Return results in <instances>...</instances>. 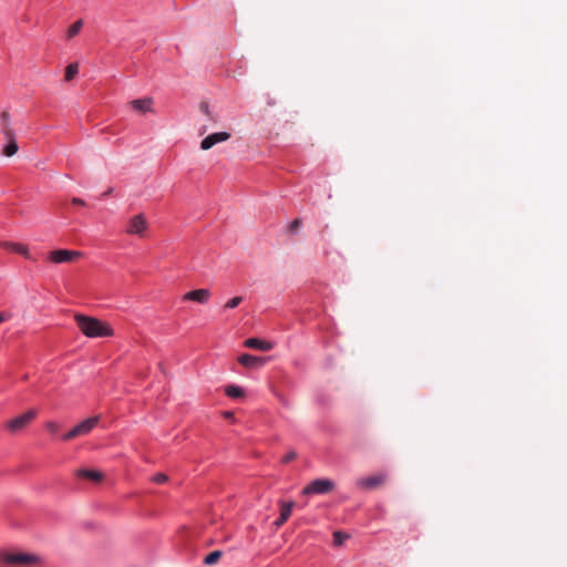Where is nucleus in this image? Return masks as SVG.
<instances>
[{"label": "nucleus", "instance_id": "nucleus-1", "mask_svg": "<svg viewBox=\"0 0 567 567\" xmlns=\"http://www.w3.org/2000/svg\"><path fill=\"white\" fill-rule=\"evenodd\" d=\"M74 320L80 331L87 338H103L114 334L112 327L97 318L76 313Z\"/></svg>", "mask_w": 567, "mask_h": 567}, {"label": "nucleus", "instance_id": "nucleus-2", "mask_svg": "<svg viewBox=\"0 0 567 567\" xmlns=\"http://www.w3.org/2000/svg\"><path fill=\"white\" fill-rule=\"evenodd\" d=\"M0 130L7 141V145L2 150V155L11 157L17 154L19 146L16 141V132L11 124V117L8 111L0 113Z\"/></svg>", "mask_w": 567, "mask_h": 567}, {"label": "nucleus", "instance_id": "nucleus-3", "mask_svg": "<svg viewBox=\"0 0 567 567\" xmlns=\"http://www.w3.org/2000/svg\"><path fill=\"white\" fill-rule=\"evenodd\" d=\"M1 560L10 566L31 567L42 563V557L27 551H6L1 555Z\"/></svg>", "mask_w": 567, "mask_h": 567}, {"label": "nucleus", "instance_id": "nucleus-4", "mask_svg": "<svg viewBox=\"0 0 567 567\" xmlns=\"http://www.w3.org/2000/svg\"><path fill=\"white\" fill-rule=\"evenodd\" d=\"M37 414H38V410L31 409V410L27 411L25 413L18 415V416L13 417L12 420L8 421L4 426L10 433H13V434L18 433V432L22 431L23 429H25L35 419Z\"/></svg>", "mask_w": 567, "mask_h": 567}, {"label": "nucleus", "instance_id": "nucleus-5", "mask_svg": "<svg viewBox=\"0 0 567 567\" xmlns=\"http://www.w3.org/2000/svg\"><path fill=\"white\" fill-rule=\"evenodd\" d=\"M99 420H100L99 416H92V417H89V419L82 421L76 426H74L72 430H70L68 433H65L63 435V440L71 441L73 439L89 434L97 425Z\"/></svg>", "mask_w": 567, "mask_h": 567}, {"label": "nucleus", "instance_id": "nucleus-6", "mask_svg": "<svg viewBox=\"0 0 567 567\" xmlns=\"http://www.w3.org/2000/svg\"><path fill=\"white\" fill-rule=\"evenodd\" d=\"M334 488V482L329 478H318L308 484L303 489V495L328 494Z\"/></svg>", "mask_w": 567, "mask_h": 567}, {"label": "nucleus", "instance_id": "nucleus-7", "mask_svg": "<svg viewBox=\"0 0 567 567\" xmlns=\"http://www.w3.org/2000/svg\"><path fill=\"white\" fill-rule=\"evenodd\" d=\"M82 256L81 251L69 249H55L48 254V259L53 264L73 262Z\"/></svg>", "mask_w": 567, "mask_h": 567}, {"label": "nucleus", "instance_id": "nucleus-8", "mask_svg": "<svg viewBox=\"0 0 567 567\" xmlns=\"http://www.w3.org/2000/svg\"><path fill=\"white\" fill-rule=\"evenodd\" d=\"M148 228V223L143 214L133 216L127 224L126 233L143 237Z\"/></svg>", "mask_w": 567, "mask_h": 567}, {"label": "nucleus", "instance_id": "nucleus-9", "mask_svg": "<svg viewBox=\"0 0 567 567\" xmlns=\"http://www.w3.org/2000/svg\"><path fill=\"white\" fill-rule=\"evenodd\" d=\"M230 138V134L227 133V132H217V133H213L208 136H206L205 138L202 140L200 142V148L203 151H208L210 150L214 145L218 144V143H221V142H226Z\"/></svg>", "mask_w": 567, "mask_h": 567}, {"label": "nucleus", "instance_id": "nucleus-10", "mask_svg": "<svg viewBox=\"0 0 567 567\" xmlns=\"http://www.w3.org/2000/svg\"><path fill=\"white\" fill-rule=\"evenodd\" d=\"M386 476L384 474L361 477L357 481V486L362 489H373L384 484Z\"/></svg>", "mask_w": 567, "mask_h": 567}, {"label": "nucleus", "instance_id": "nucleus-11", "mask_svg": "<svg viewBox=\"0 0 567 567\" xmlns=\"http://www.w3.org/2000/svg\"><path fill=\"white\" fill-rule=\"evenodd\" d=\"M212 292L208 289H196L192 290L183 296L184 301H194L200 305H205L209 301Z\"/></svg>", "mask_w": 567, "mask_h": 567}, {"label": "nucleus", "instance_id": "nucleus-12", "mask_svg": "<svg viewBox=\"0 0 567 567\" xmlns=\"http://www.w3.org/2000/svg\"><path fill=\"white\" fill-rule=\"evenodd\" d=\"M238 362L246 368H258L264 364L265 359L245 353L238 357Z\"/></svg>", "mask_w": 567, "mask_h": 567}, {"label": "nucleus", "instance_id": "nucleus-13", "mask_svg": "<svg viewBox=\"0 0 567 567\" xmlns=\"http://www.w3.org/2000/svg\"><path fill=\"white\" fill-rule=\"evenodd\" d=\"M0 247L11 250L13 252L20 254L24 256L25 258L30 257L29 248L28 246L19 243H12V241H0Z\"/></svg>", "mask_w": 567, "mask_h": 567}, {"label": "nucleus", "instance_id": "nucleus-14", "mask_svg": "<svg viewBox=\"0 0 567 567\" xmlns=\"http://www.w3.org/2000/svg\"><path fill=\"white\" fill-rule=\"evenodd\" d=\"M245 347L250 349H257L261 351H269L272 349V343L258 338H249L245 340Z\"/></svg>", "mask_w": 567, "mask_h": 567}, {"label": "nucleus", "instance_id": "nucleus-15", "mask_svg": "<svg viewBox=\"0 0 567 567\" xmlns=\"http://www.w3.org/2000/svg\"><path fill=\"white\" fill-rule=\"evenodd\" d=\"M132 109L137 112H153V100L151 97L138 99L131 102Z\"/></svg>", "mask_w": 567, "mask_h": 567}, {"label": "nucleus", "instance_id": "nucleus-16", "mask_svg": "<svg viewBox=\"0 0 567 567\" xmlns=\"http://www.w3.org/2000/svg\"><path fill=\"white\" fill-rule=\"evenodd\" d=\"M76 474L79 477L87 478L94 482H100L103 478V474L95 470H79Z\"/></svg>", "mask_w": 567, "mask_h": 567}, {"label": "nucleus", "instance_id": "nucleus-17", "mask_svg": "<svg viewBox=\"0 0 567 567\" xmlns=\"http://www.w3.org/2000/svg\"><path fill=\"white\" fill-rule=\"evenodd\" d=\"M279 505H280V516L288 520L291 513H292V509L295 507V502L290 501V502H285V501H280L279 502Z\"/></svg>", "mask_w": 567, "mask_h": 567}, {"label": "nucleus", "instance_id": "nucleus-18", "mask_svg": "<svg viewBox=\"0 0 567 567\" xmlns=\"http://www.w3.org/2000/svg\"><path fill=\"white\" fill-rule=\"evenodd\" d=\"M83 24H84V23H83V20H82V19H79V20H76L74 23H72V24L69 27L68 31H66V39H68V40H71V39H73L74 37H76V35L80 33V31L82 30Z\"/></svg>", "mask_w": 567, "mask_h": 567}, {"label": "nucleus", "instance_id": "nucleus-19", "mask_svg": "<svg viewBox=\"0 0 567 567\" xmlns=\"http://www.w3.org/2000/svg\"><path fill=\"white\" fill-rule=\"evenodd\" d=\"M79 73V64L76 62H73V63H70L66 68H65V74H64V79L65 81H72L76 74Z\"/></svg>", "mask_w": 567, "mask_h": 567}, {"label": "nucleus", "instance_id": "nucleus-20", "mask_svg": "<svg viewBox=\"0 0 567 567\" xmlns=\"http://www.w3.org/2000/svg\"><path fill=\"white\" fill-rule=\"evenodd\" d=\"M221 557V551L220 550H214L212 553H209L205 558H204V563L206 565H214L216 564Z\"/></svg>", "mask_w": 567, "mask_h": 567}, {"label": "nucleus", "instance_id": "nucleus-21", "mask_svg": "<svg viewBox=\"0 0 567 567\" xmlns=\"http://www.w3.org/2000/svg\"><path fill=\"white\" fill-rule=\"evenodd\" d=\"M241 302H243V297H240V296L234 297V298L229 299V300H228V301L223 306V310L235 309V308H236V307H238Z\"/></svg>", "mask_w": 567, "mask_h": 567}, {"label": "nucleus", "instance_id": "nucleus-22", "mask_svg": "<svg viewBox=\"0 0 567 567\" xmlns=\"http://www.w3.org/2000/svg\"><path fill=\"white\" fill-rule=\"evenodd\" d=\"M348 538L347 534H343L341 532H334L333 534V543L337 546H340L343 544V542Z\"/></svg>", "mask_w": 567, "mask_h": 567}, {"label": "nucleus", "instance_id": "nucleus-23", "mask_svg": "<svg viewBox=\"0 0 567 567\" xmlns=\"http://www.w3.org/2000/svg\"><path fill=\"white\" fill-rule=\"evenodd\" d=\"M302 225V221L301 219L299 218H296L295 220H292L289 225V231L292 233V234H297L300 229Z\"/></svg>", "mask_w": 567, "mask_h": 567}, {"label": "nucleus", "instance_id": "nucleus-24", "mask_svg": "<svg viewBox=\"0 0 567 567\" xmlns=\"http://www.w3.org/2000/svg\"><path fill=\"white\" fill-rule=\"evenodd\" d=\"M152 481L156 484H163L168 481V476L164 473H158L153 476Z\"/></svg>", "mask_w": 567, "mask_h": 567}, {"label": "nucleus", "instance_id": "nucleus-25", "mask_svg": "<svg viewBox=\"0 0 567 567\" xmlns=\"http://www.w3.org/2000/svg\"><path fill=\"white\" fill-rule=\"evenodd\" d=\"M199 109H200V111H202L205 115H207L210 120H214V117H213V115H212V112H210V110H209V105H208V103H206V102H202V103H200V105H199Z\"/></svg>", "mask_w": 567, "mask_h": 567}, {"label": "nucleus", "instance_id": "nucleus-26", "mask_svg": "<svg viewBox=\"0 0 567 567\" xmlns=\"http://www.w3.org/2000/svg\"><path fill=\"white\" fill-rule=\"evenodd\" d=\"M297 453L295 451H290L282 457V463H289L293 460H296Z\"/></svg>", "mask_w": 567, "mask_h": 567}, {"label": "nucleus", "instance_id": "nucleus-27", "mask_svg": "<svg viewBox=\"0 0 567 567\" xmlns=\"http://www.w3.org/2000/svg\"><path fill=\"white\" fill-rule=\"evenodd\" d=\"M45 426L51 433H58L60 429L59 424L52 421L48 422Z\"/></svg>", "mask_w": 567, "mask_h": 567}, {"label": "nucleus", "instance_id": "nucleus-28", "mask_svg": "<svg viewBox=\"0 0 567 567\" xmlns=\"http://www.w3.org/2000/svg\"><path fill=\"white\" fill-rule=\"evenodd\" d=\"M228 395L235 400H241L245 398L246 392H227Z\"/></svg>", "mask_w": 567, "mask_h": 567}, {"label": "nucleus", "instance_id": "nucleus-29", "mask_svg": "<svg viewBox=\"0 0 567 567\" xmlns=\"http://www.w3.org/2000/svg\"><path fill=\"white\" fill-rule=\"evenodd\" d=\"M287 520L284 519L281 516H279L275 522H274V525L276 528H279L281 527Z\"/></svg>", "mask_w": 567, "mask_h": 567}, {"label": "nucleus", "instance_id": "nucleus-30", "mask_svg": "<svg viewBox=\"0 0 567 567\" xmlns=\"http://www.w3.org/2000/svg\"><path fill=\"white\" fill-rule=\"evenodd\" d=\"M72 204L79 205V206H84L85 202L81 198L74 197V198H72Z\"/></svg>", "mask_w": 567, "mask_h": 567}, {"label": "nucleus", "instance_id": "nucleus-31", "mask_svg": "<svg viewBox=\"0 0 567 567\" xmlns=\"http://www.w3.org/2000/svg\"><path fill=\"white\" fill-rule=\"evenodd\" d=\"M10 318L9 313L0 312V324Z\"/></svg>", "mask_w": 567, "mask_h": 567}, {"label": "nucleus", "instance_id": "nucleus-32", "mask_svg": "<svg viewBox=\"0 0 567 567\" xmlns=\"http://www.w3.org/2000/svg\"><path fill=\"white\" fill-rule=\"evenodd\" d=\"M225 390H231V391H235V390H239V389H238V388H236V386L230 385V386H227Z\"/></svg>", "mask_w": 567, "mask_h": 567}, {"label": "nucleus", "instance_id": "nucleus-33", "mask_svg": "<svg viewBox=\"0 0 567 567\" xmlns=\"http://www.w3.org/2000/svg\"><path fill=\"white\" fill-rule=\"evenodd\" d=\"M111 193H112V188H109V189L103 194V196H109Z\"/></svg>", "mask_w": 567, "mask_h": 567}, {"label": "nucleus", "instance_id": "nucleus-34", "mask_svg": "<svg viewBox=\"0 0 567 567\" xmlns=\"http://www.w3.org/2000/svg\"><path fill=\"white\" fill-rule=\"evenodd\" d=\"M231 415H233V413H231V412H225V413H224V416H225V417H230Z\"/></svg>", "mask_w": 567, "mask_h": 567}]
</instances>
